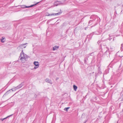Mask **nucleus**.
<instances>
[{"instance_id": "nucleus-1", "label": "nucleus", "mask_w": 123, "mask_h": 123, "mask_svg": "<svg viewBox=\"0 0 123 123\" xmlns=\"http://www.w3.org/2000/svg\"><path fill=\"white\" fill-rule=\"evenodd\" d=\"M27 57V55L23 53V50H22L20 54L19 58L22 63H24L25 62Z\"/></svg>"}, {"instance_id": "nucleus-2", "label": "nucleus", "mask_w": 123, "mask_h": 123, "mask_svg": "<svg viewBox=\"0 0 123 123\" xmlns=\"http://www.w3.org/2000/svg\"><path fill=\"white\" fill-rule=\"evenodd\" d=\"M34 64L36 66V67H34V68L35 69H36L38 68L39 65V64L38 62H34Z\"/></svg>"}, {"instance_id": "nucleus-3", "label": "nucleus", "mask_w": 123, "mask_h": 123, "mask_svg": "<svg viewBox=\"0 0 123 123\" xmlns=\"http://www.w3.org/2000/svg\"><path fill=\"white\" fill-rule=\"evenodd\" d=\"M39 3V2H38L37 3H36L35 4H34L32 5H31V6H25V5H23L21 6V7L22 8H25L30 7H32L34 6H35V5H36L37 4H38Z\"/></svg>"}, {"instance_id": "nucleus-4", "label": "nucleus", "mask_w": 123, "mask_h": 123, "mask_svg": "<svg viewBox=\"0 0 123 123\" xmlns=\"http://www.w3.org/2000/svg\"><path fill=\"white\" fill-rule=\"evenodd\" d=\"M62 4V3L61 1H57L54 2V4L55 6H57L58 5H61Z\"/></svg>"}, {"instance_id": "nucleus-5", "label": "nucleus", "mask_w": 123, "mask_h": 123, "mask_svg": "<svg viewBox=\"0 0 123 123\" xmlns=\"http://www.w3.org/2000/svg\"><path fill=\"white\" fill-rule=\"evenodd\" d=\"M24 85L23 83L22 82L19 84V85L17 86L16 87H15L14 88L15 90L19 89L22 87Z\"/></svg>"}, {"instance_id": "nucleus-6", "label": "nucleus", "mask_w": 123, "mask_h": 123, "mask_svg": "<svg viewBox=\"0 0 123 123\" xmlns=\"http://www.w3.org/2000/svg\"><path fill=\"white\" fill-rule=\"evenodd\" d=\"M59 47V46H55L54 47H53V50H57L58 49Z\"/></svg>"}, {"instance_id": "nucleus-7", "label": "nucleus", "mask_w": 123, "mask_h": 123, "mask_svg": "<svg viewBox=\"0 0 123 123\" xmlns=\"http://www.w3.org/2000/svg\"><path fill=\"white\" fill-rule=\"evenodd\" d=\"M45 81L48 83H50V84H52V83L51 82V80H50L49 79L47 78L45 80Z\"/></svg>"}, {"instance_id": "nucleus-8", "label": "nucleus", "mask_w": 123, "mask_h": 123, "mask_svg": "<svg viewBox=\"0 0 123 123\" xmlns=\"http://www.w3.org/2000/svg\"><path fill=\"white\" fill-rule=\"evenodd\" d=\"M0 40L1 41V42L4 43L6 41L5 38V37H2L1 39H0Z\"/></svg>"}, {"instance_id": "nucleus-9", "label": "nucleus", "mask_w": 123, "mask_h": 123, "mask_svg": "<svg viewBox=\"0 0 123 123\" xmlns=\"http://www.w3.org/2000/svg\"><path fill=\"white\" fill-rule=\"evenodd\" d=\"M73 87L74 90L75 91H76L77 88V86L75 85H74L73 86Z\"/></svg>"}, {"instance_id": "nucleus-10", "label": "nucleus", "mask_w": 123, "mask_h": 123, "mask_svg": "<svg viewBox=\"0 0 123 123\" xmlns=\"http://www.w3.org/2000/svg\"><path fill=\"white\" fill-rule=\"evenodd\" d=\"M70 108L69 107H68L67 108H65L64 109V110L66 111H68V110Z\"/></svg>"}, {"instance_id": "nucleus-11", "label": "nucleus", "mask_w": 123, "mask_h": 123, "mask_svg": "<svg viewBox=\"0 0 123 123\" xmlns=\"http://www.w3.org/2000/svg\"><path fill=\"white\" fill-rule=\"evenodd\" d=\"M26 44V43L21 44L19 45V47H22L24 45H25Z\"/></svg>"}, {"instance_id": "nucleus-12", "label": "nucleus", "mask_w": 123, "mask_h": 123, "mask_svg": "<svg viewBox=\"0 0 123 123\" xmlns=\"http://www.w3.org/2000/svg\"><path fill=\"white\" fill-rule=\"evenodd\" d=\"M12 115H10L9 116H8V117H10V116H11ZM8 117L5 118H3V119H0V120H1L2 121H3L5 119H6V118H7V117Z\"/></svg>"}, {"instance_id": "nucleus-13", "label": "nucleus", "mask_w": 123, "mask_h": 123, "mask_svg": "<svg viewBox=\"0 0 123 123\" xmlns=\"http://www.w3.org/2000/svg\"><path fill=\"white\" fill-rule=\"evenodd\" d=\"M61 13V12H58V13H55V14H54V15H60Z\"/></svg>"}, {"instance_id": "nucleus-14", "label": "nucleus", "mask_w": 123, "mask_h": 123, "mask_svg": "<svg viewBox=\"0 0 123 123\" xmlns=\"http://www.w3.org/2000/svg\"><path fill=\"white\" fill-rule=\"evenodd\" d=\"M54 14H49L48 15H46L47 16H52V15H54Z\"/></svg>"}, {"instance_id": "nucleus-15", "label": "nucleus", "mask_w": 123, "mask_h": 123, "mask_svg": "<svg viewBox=\"0 0 123 123\" xmlns=\"http://www.w3.org/2000/svg\"><path fill=\"white\" fill-rule=\"evenodd\" d=\"M13 89H11L9 90V91H7V92H10L11 91H13Z\"/></svg>"}, {"instance_id": "nucleus-16", "label": "nucleus", "mask_w": 123, "mask_h": 123, "mask_svg": "<svg viewBox=\"0 0 123 123\" xmlns=\"http://www.w3.org/2000/svg\"><path fill=\"white\" fill-rule=\"evenodd\" d=\"M92 22V20H90L89 22V24L90 25H91V23Z\"/></svg>"}, {"instance_id": "nucleus-17", "label": "nucleus", "mask_w": 123, "mask_h": 123, "mask_svg": "<svg viewBox=\"0 0 123 123\" xmlns=\"http://www.w3.org/2000/svg\"><path fill=\"white\" fill-rule=\"evenodd\" d=\"M109 37H110L109 39V40H110L112 39V38H111V37H110V35H109Z\"/></svg>"}, {"instance_id": "nucleus-18", "label": "nucleus", "mask_w": 123, "mask_h": 123, "mask_svg": "<svg viewBox=\"0 0 123 123\" xmlns=\"http://www.w3.org/2000/svg\"><path fill=\"white\" fill-rule=\"evenodd\" d=\"M98 73V74H101V72L100 71H99V72Z\"/></svg>"}, {"instance_id": "nucleus-19", "label": "nucleus", "mask_w": 123, "mask_h": 123, "mask_svg": "<svg viewBox=\"0 0 123 123\" xmlns=\"http://www.w3.org/2000/svg\"><path fill=\"white\" fill-rule=\"evenodd\" d=\"M59 79V78L58 77H57L56 78V79H55V80H58V79Z\"/></svg>"}, {"instance_id": "nucleus-20", "label": "nucleus", "mask_w": 123, "mask_h": 123, "mask_svg": "<svg viewBox=\"0 0 123 123\" xmlns=\"http://www.w3.org/2000/svg\"><path fill=\"white\" fill-rule=\"evenodd\" d=\"M123 46V44H121V47H122Z\"/></svg>"}, {"instance_id": "nucleus-21", "label": "nucleus", "mask_w": 123, "mask_h": 123, "mask_svg": "<svg viewBox=\"0 0 123 123\" xmlns=\"http://www.w3.org/2000/svg\"><path fill=\"white\" fill-rule=\"evenodd\" d=\"M86 60H85V63L86 62Z\"/></svg>"}, {"instance_id": "nucleus-22", "label": "nucleus", "mask_w": 123, "mask_h": 123, "mask_svg": "<svg viewBox=\"0 0 123 123\" xmlns=\"http://www.w3.org/2000/svg\"><path fill=\"white\" fill-rule=\"evenodd\" d=\"M26 47V46H24V48H25Z\"/></svg>"}]
</instances>
